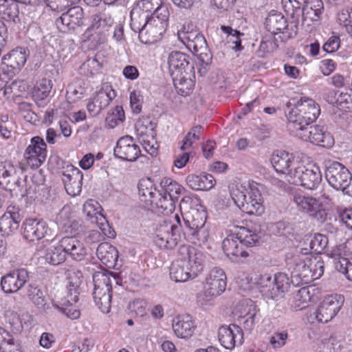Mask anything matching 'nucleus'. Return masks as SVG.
I'll use <instances>...</instances> for the list:
<instances>
[{
    "mask_svg": "<svg viewBox=\"0 0 352 352\" xmlns=\"http://www.w3.org/2000/svg\"><path fill=\"white\" fill-rule=\"evenodd\" d=\"M278 47L277 39L274 34L270 33L268 35H265L259 45L258 52L262 53L260 56L264 57L266 54L274 52Z\"/></svg>",
    "mask_w": 352,
    "mask_h": 352,
    "instance_id": "nucleus-54",
    "label": "nucleus"
},
{
    "mask_svg": "<svg viewBox=\"0 0 352 352\" xmlns=\"http://www.w3.org/2000/svg\"><path fill=\"white\" fill-rule=\"evenodd\" d=\"M80 272H74L69 277V285L67 286V295L66 298L73 301H78L79 287L82 283Z\"/></svg>",
    "mask_w": 352,
    "mask_h": 352,
    "instance_id": "nucleus-49",
    "label": "nucleus"
},
{
    "mask_svg": "<svg viewBox=\"0 0 352 352\" xmlns=\"http://www.w3.org/2000/svg\"><path fill=\"white\" fill-rule=\"evenodd\" d=\"M62 248L67 255L76 261H82L87 254V250L84 243L74 236L62 238Z\"/></svg>",
    "mask_w": 352,
    "mask_h": 352,
    "instance_id": "nucleus-30",
    "label": "nucleus"
},
{
    "mask_svg": "<svg viewBox=\"0 0 352 352\" xmlns=\"http://www.w3.org/2000/svg\"><path fill=\"white\" fill-rule=\"evenodd\" d=\"M178 256L185 260L192 277H197L203 271L206 256L202 252L189 245H182L178 250Z\"/></svg>",
    "mask_w": 352,
    "mask_h": 352,
    "instance_id": "nucleus-16",
    "label": "nucleus"
},
{
    "mask_svg": "<svg viewBox=\"0 0 352 352\" xmlns=\"http://www.w3.org/2000/svg\"><path fill=\"white\" fill-rule=\"evenodd\" d=\"M183 220L184 222V226L183 228L184 234L204 226L206 223L205 218L201 217L198 211H194V214L191 216H183Z\"/></svg>",
    "mask_w": 352,
    "mask_h": 352,
    "instance_id": "nucleus-45",
    "label": "nucleus"
},
{
    "mask_svg": "<svg viewBox=\"0 0 352 352\" xmlns=\"http://www.w3.org/2000/svg\"><path fill=\"white\" fill-rule=\"evenodd\" d=\"M58 174L62 177L67 192L71 196H76L82 190V173L71 164L63 166Z\"/></svg>",
    "mask_w": 352,
    "mask_h": 352,
    "instance_id": "nucleus-17",
    "label": "nucleus"
},
{
    "mask_svg": "<svg viewBox=\"0 0 352 352\" xmlns=\"http://www.w3.org/2000/svg\"><path fill=\"white\" fill-rule=\"evenodd\" d=\"M21 217L19 211L8 208L0 218V231L3 235H10L16 231L19 227Z\"/></svg>",
    "mask_w": 352,
    "mask_h": 352,
    "instance_id": "nucleus-31",
    "label": "nucleus"
},
{
    "mask_svg": "<svg viewBox=\"0 0 352 352\" xmlns=\"http://www.w3.org/2000/svg\"><path fill=\"white\" fill-rule=\"evenodd\" d=\"M256 283L263 296L277 300L288 291L292 281L287 274L278 272L274 275V278L267 274L260 275Z\"/></svg>",
    "mask_w": 352,
    "mask_h": 352,
    "instance_id": "nucleus-5",
    "label": "nucleus"
},
{
    "mask_svg": "<svg viewBox=\"0 0 352 352\" xmlns=\"http://www.w3.org/2000/svg\"><path fill=\"white\" fill-rule=\"evenodd\" d=\"M187 185L195 190H209L215 185L216 181L210 174L189 175L186 179Z\"/></svg>",
    "mask_w": 352,
    "mask_h": 352,
    "instance_id": "nucleus-32",
    "label": "nucleus"
},
{
    "mask_svg": "<svg viewBox=\"0 0 352 352\" xmlns=\"http://www.w3.org/2000/svg\"><path fill=\"white\" fill-rule=\"evenodd\" d=\"M96 255L102 263L110 267L116 265L118 252L110 243H102L97 248Z\"/></svg>",
    "mask_w": 352,
    "mask_h": 352,
    "instance_id": "nucleus-35",
    "label": "nucleus"
},
{
    "mask_svg": "<svg viewBox=\"0 0 352 352\" xmlns=\"http://www.w3.org/2000/svg\"><path fill=\"white\" fill-rule=\"evenodd\" d=\"M53 83L51 80L41 79L34 87L32 94L35 100H43L47 98L51 92Z\"/></svg>",
    "mask_w": 352,
    "mask_h": 352,
    "instance_id": "nucleus-50",
    "label": "nucleus"
},
{
    "mask_svg": "<svg viewBox=\"0 0 352 352\" xmlns=\"http://www.w3.org/2000/svg\"><path fill=\"white\" fill-rule=\"evenodd\" d=\"M178 39L206 65L212 63V55L204 36L192 23H185L177 32Z\"/></svg>",
    "mask_w": 352,
    "mask_h": 352,
    "instance_id": "nucleus-3",
    "label": "nucleus"
},
{
    "mask_svg": "<svg viewBox=\"0 0 352 352\" xmlns=\"http://www.w3.org/2000/svg\"><path fill=\"white\" fill-rule=\"evenodd\" d=\"M155 127V124L148 118L144 117L140 118L135 125L136 133L143 138V141H145L144 137H153Z\"/></svg>",
    "mask_w": 352,
    "mask_h": 352,
    "instance_id": "nucleus-52",
    "label": "nucleus"
},
{
    "mask_svg": "<svg viewBox=\"0 0 352 352\" xmlns=\"http://www.w3.org/2000/svg\"><path fill=\"white\" fill-rule=\"evenodd\" d=\"M335 268L346 275L348 280L352 281V258L338 256L333 258Z\"/></svg>",
    "mask_w": 352,
    "mask_h": 352,
    "instance_id": "nucleus-53",
    "label": "nucleus"
},
{
    "mask_svg": "<svg viewBox=\"0 0 352 352\" xmlns=\"http://www.w3.org/2000/svg\"><path fill=\"white\" fill-rule=\"evenodd\" d=\"M78 301H73L69 298L61 299L60 300H54L52 304L53 306L65 314L67 318L75 320L78 319L80 313L78 309H76L75 303Z\"/></svg>",
    "mask_w": 352,
    "mask_h": 352,
    "instance_id": "nucleus-38",
    "label": "nucleus"
},
{
    "mask_svg": "<svg viewBox=\"0 0 352 352\" xmlns=\"http://www.w3.org/2000/svg\"><path fill=\"white\" fill-rule=\"evenodd\" d=\"M292 174V179H289V183L301 186L308 190L317 188L322 182L321 171L316 165L306 166L300 163Z\"/></svg>",
    "mask_w": 352,
    "mask_h": 352,
    "instance_id": "nucleus-10",
    "label": "nucleus"
},
{
    "mask_svg": "<svg viewBox=\"0 0 352 352\" xmlns=\"http://www.w3.org/2000/svg\"><path fill=\"white\" fill-rule=\"evenodd\" d=\"M271 163L278 173L285 175V178L288 182L289 179L292 177L293 174L292 173L300 164L292 154L285 151L274 153L271 157Z\"/></svg>",
    "mask_w": 352,
    "mask_h": 352,
    "instance_id": "nucleus-19",
    "label": "nucleus"
},
{
    "mask_svg": "<svg viewBox=\"0 0 352 352\" xmlns=\"http://www.w3.org/2000/svg\"><path fill=\"white\" fill-rule=\"evenodd\" d=\"M161 189L159 190L158 200L155 204L162 212L172 213L175 208V204L179 196L185 191V188L173 179L164 177L160 182Z\"/></svg>",
    "mask_w": 352,
    "mask_h": 352,
    "instance_id": "nucleus-8",
    "label": "nucleus"
},
{
    "mask_svg": "<svg viewBox=\"0 0 352 352\" xmlns=\"http://www.w3.org/2000/svg\"><path fill=\"white\" fill-rule=\"evenodd\" d=\"M179 232L177 225L164 221L157 229L154 242L160 248L173 249L177 244Z\"/></svg>",
    "mask_w": 352,
    "mask_h": 352,
    "instance_id": "nucleus-15",
    "label": "nucleus"
},
{
    "mask_svg": "<svg viewBox=\"0 0 352 352\" xmlns=\"http://www.w3.org/2000/svg\"><path fill=\"white\" fill-rule=\"evenodd\" d=\"M324 11L322 0H308L302 6L301 23L303 26L309 27L312 23L320 20Z\"/></svg>",
    "mask_w": 352,
    "mask_h": 352,
    "instance_id": "nucleus-28",
    "label": "nucleus"
},
{
    "mask_svg": "<svg viewBox=\"0 0 352 352\" xmlns=\"http://www.w3.org/2000/svg\"><path fill=\"white\" fill-rule=\"evenodd\" d=\"M84 21L82 8L80 6H74L69 8L66 12L63 13L56 19V25L60 32H65L82 25Z\"/></svg>",
    "mask_w": 352,
    "mask_h": 352,
    "instance_id": "nucleus-22",
    "label": "nucleus"
},
{
    "mask_svg": "<svg viewBox=\"0 0 352 352\" xmlns=\"http://www.w3.org/2000/svg\"><path fill=\"white\" fill-rule=\"evenodd\" d=\"M138 193L145 202H153L158 200L159 190L153 188V184L150 179H142L138 183Z\"/></svg>",
    "mask_w": 352,
    "mask_h": 352,
    "instance_id": "nucleus-37",
    "label": "nucleus"
},
{
    "mask_svg": "<svg viewBox=\"0 0 352 352\" xmlns=\"http://www.w3.org/2000/svg\"><path fill=\"white\" fill-rule=\"evenodd\" d=\"M293 135L302 140L323 147L330 146L333 144L332 137L324 130L323 126H305Z\"/></svg>",
    "mask_w": 352,
    "mask_h": 352,
    "instance_id": "nucleus-14",
    "label": "nucleus"
},
{
    "mask_svg": "<svg viewBox=\"0 0 352 352\" xmlns=\"http://www.w3.org/2000/svg\"><path fill=\"white\" fill-rule=\"evenodd\" d=\"M170 277L177 282H186L190 278H194L191 274V271L186 265L185 260L179 256L177 259L173 261L170 267Z\"/></svg>",
    "mask_w": 352,
    "mask_h": 352,
    "instance_id": "nucleus-33",
    "label": "nucleus"
},
{
    "mask_svg": "<svg viewBox=\"0 0 352 352\" xmlns=\"http://www.w3.org/2000/svg\"><path fill=\"white\" fill-rule=\"evenodd\" d=\"M137 6L142 10L141 16L146 15L145 13L152 12L151 16H160V13L162 8L166 10V12L169 14V11L166 6L162 5V0H139Z\"/></svg>",
    "mask_w": 352,
    "mask_h": 352,
    "instance_id": "nucleus-42",
    "label": "nucleus"
},
{
    "mask_svg": "<svg viewBox=\"0 0 352 352\" xmlns=\"http://www.w3.org/2000/svg\"><path fill=\"white\" fill-rule=\"evenodd\" d=\"M265 28L271 34L287 33V21L280 12L272 11L265 19Z\"/></svg>",
    "mask_w": 352,
    "mask_h": 352,
    "instance_id": "nucleus-34",
    "label": "nucleus"
},
{
    "mask_svg": "<svg viewBox=\"0 0 352 352\" xmlns=\"http://www.w3.org/2000/svg\"><path fill=\"white\" fill-rule=\"evenodd\" d=\"M168 64L172 78L186 74L194 73L193 64L190 63L189 56L183 52L174 51L170 53Z\"/></svg>",
    "mask_w": 352,
    "mask_h": 352,
    "instance_id": "nucleus-21",
    "label": "nucleus"
},
{
    "mask_svg": "<svg viewBox=\"0 0 352 352\" xmlns=\"http://www.w3.org/2000/svg\"><path fill=\"white\" fill-rule=\"evenodd\" d=\"M23 238L29 241H38L47 234L49 227L41 219H28L22 226Z\"/></svg>",
    "mask_w": 352,
    "mask_h": 352,
    "instance_id": "nucleus-25",
    "label": "nucleus"
},
{
    "mask_svg": "<svg viewBox=\"0 0 352 352\" xmlns=\"http://www.w3.org/2000/svg\"><path fill=\"white\" fill-rule=\"evenodd\" d=\"M172 327L175 334L180 338H189L196 328V324L190 315H179L172 321Z\"/></svg>",
    "mask_w": 352,
    "mask_h": 352,
    "instance_id": "nucleus-29",
    "label": "nucleus"
},
{
    "mask_svg": "<svg viewBox=\"0 0 352 352\" xmlns=\"http://www.w3.org/2000/svg\"><path fill=\"white\" fill-rule=\"evenodd\" d=\"M19 14V5L15 0H0V18L6 21H15Z\"/></svg>",
    "mask_w": 352,
    "mask_h": 352,
    "instance_id": "nucleus-36",
    "label": "nucleus"
},
{
    "mask_svg": "<svg viewBox=\"0 0 352 352\" xmlns=\"http://www.w3.org/2000/svg\"><path fill=\"white\" fill-rule=\"evenodd\" d=\"M226 275L222 269H212L206 278L204 294L199 298L204 297V300L208 302L219 296L226 289Z\"/></svg>",
    "mask_w": 352,
    "mask_h": 352,
    "instance_id": "nucleus-12",
    "label": "nucleus"
},
{
    "mask_svg": "<svg viewBox=\"0 0 352 352\" xmlns=\"http://www.w3.org/2000/svg\"><path fill=\"white\" fill-rule=\"evenodd\" d=\"M187 239L191 243L201 245L206 243L209 236V232L208 230L204 227L192 230V232L184 234Z\"/></svg>",
    "mask_w": 352,
    "mask_h": 352,
    "instance_id": "nucleus-56",
    "label": "nucleus"
},
{
    "mask_svg": "<svg viewBox=\"0 0 352 352\" xmlns=\"http://www.w3.org/2000/svg\"><path fill=\"white\" fill-rule=\"evenodd\" d=\"M328 245L327 237L322 234H315L309 243L310 250L317 254H321Z\"/></svg>",
    "mask_w": 352,
    "mask_h": 352,
    "instance_id": "nucleus-59",
    "label": "nucleus"
},
{
    "mask_svg": "<svg viewBox=\"0 0 352 352\" xmlns=\"http://www.w3.org/2000/svg\"><path fill=\"white\" fill-rule=\"evenodd\" d=\"M18 172L22 173L21 168L16 169L12 165L0 163V193L1 190H6L8 193H3V195L7 199L24 195V181L19 178Z\"/></svg>",
    "mask_w": 352,
    "mask_h": 352,
    "instance_id": "nucleus-9",
    "label": "nucleus"
},
{
    "mask_svg": "<svg viewBox=\"0 0 352 352\" xmlns=\"http://www.w3.org/2000/svg\"><path fill=\"white\" fill-rule=\"evenodd\" d=\"M29 53L27 48L16 47L3 56L2 63L8 68H10V72L16 74L25 65Z\"/></svg>",
    "mask_w": 352,
    "mask_h": 352,
    "instance_id": "nucleus-27",
    "label": "nucleus"
},
{
    "mask_svg": "<svg viewBox=\"0 0 352 352\" xmlns=\"http://www.w3.org/2000/svg\"><path fill=\"white\" fill-rule=\"evenodd\" d=\"M204 131V127L201 125H197L192 127L190 131L186 134V137L182 141L181 150L185 151L190 148L195 141L199 140L200 135Z\"/></svg>",
    "mask_w": 352,
    "mask_h": 352,
    "instance_id": "nucleus-55",
    "label": "nucleus"
},
{
    "mask_svg": "<svg viewBox=\"0 0 352 352\" xmlns=\"http://www.w3.org/2000/svg\"><path fill=\"white\" fill-rule=\"evenodd\" d=\"M307 267L311 271V282L320 278L324 273V262L322 257L319 255H312L307 254Z\"/></svg>",
    "mask_w": 352,
    "mask_h": 352,
    "instance_id": "nucleus-41",
    "label": "nucleus"
},
{
    "mask_svg": "<svg viewBox=\"0 0 352 352\" xmlns=\"http://www.w3.org/2000/svg\"><path fill=\"white\" fill-rule=\"evenodd\" d=\"M308 253L309 250L307 248L301 249L299 252L293 255L291 259L287 260V265H289V268L291 270L292 284L296 286L311 282V271L305 261Z\"/></svg>",
    "mask_w": 352,
    "mask_h": 352,
    "instance_id": "nucleus-11",
    "label": "nucleus"
},
{
    "mask_svg": "<svg viewBox=\"0 0 352 352\" xmlns=\"http://www.w3.org/2000/svg\"><path fill=\"white\" fill-rule=\"evenodd\" d=\"M313 295L311 294L309 287H303L299 289L294 296L292 307L296 311L302 310L308 307Z\"/></svg>",
    "mask_w": 352,
    "mask_h": 352,
    "instance_id": "nucleus-44",
    "label": "nucleus"
},
{
    "mask_svg": "<svg viewBox=\"0 0 352 352\" xmlns=\"http://www.w3.org/2000/svg\"><path fill=\"white\" fill-rule=\"evenodd\" d=\"M324 177L335 190L352 197V174L342 164L336 161L327 162Z\"/></svg>",
    "mask_w": 352,
    "mask_h": 352,
    "instance_id": "nucleus-6",
    "label": "nucleus"
},
{
    "mask_svg": "<svg viewBox=\"0 0 352 352\" xmlns=\"http://www.w3.org/2000/svg\"><path fill=\"white\" fill-rule=\"evenodd\" d=\"M222 248L226 255L233 262H239L241 258L248 256L237 234H230L222 242Z\"/></svg>",
    "mask_w": 352,
    "mask_h": 352,
    "instance_id": "nucleus-26",
    "label": "nucleus"
},
{
    "mask_svg": "<svg viewBox=\"0 0 352 352\" xmlns=\"http://www.w3.org/2000/svg\"><path fill=\"white\" fill-rule=\"evenodd\" d=\"M28 296L35 305L43 308L44 310L48 309V307H45L46 303L45 302L43 293L38 287L30 286L28 291Z\"/></svg>",
    "mask_w": 352,
    "mask_h": 352,
    "instance_id": "nucleus-60",
    "label": "nucleus"
},
{
    "mask_svg": "<svg viewBox=\"0 0 352 352\" xmlns=\"http://www.w3.org/2000/svg\"><path fill=\"white\" fill-rule=\"evenodd\" d=\"M292 201L296 204L298 210L308 214L318 220H324L325 212L322 204L317 199L305 196L300 193H295L292 195Z\"/></svg>",
    "mask_w": 352,
    "mask_h": 352,
    "instance_id": "nucleus-18",
    "label": "nucleus"
},
{
    "mask_svg": "<svg viewBox=\"0 0 352 352\" xmlns=\"http://www.w3.org/2000/svg\"><path fill=\"white\" fill-rule=\"evenodd\" d=\"M67 253L62 248V239L57 246H51L47 248L44 258L48 263L53 265H58L66 260Z\"/></svg>",
    "mask_w": 352,
    "mask_h": 352,
    "instance_id": "nucleus-40",
    "label": "nucleus"
},
{
    "mask_svg": "<svg viewBox=\"0 0 352 352\" xmlns=\"http://www.w3.org/2000/svg\"><path fill=\"white\" fill-rule=\"evenodd\" d=\"M140 154V147L129 135L120 138L114 148V155L124 161L134 162Z\"/></svg>",
    "mask_w": 352,
    "mask_h": 352,
    "instance_id": "nucleus-24",
    "label": "nucleus"
},
{
    "mask_svg": "<svg viewBox=\"0 0 352 352\" xmlns=\"http://www.w3.org/2000/svg\"><path fill=\"white\" fill-rule=\"evenodd\" d=\"M344 298L340 294H332L326 296L314 312L316 320L322 323L331 320L340 310Z\"/></svg>",
    "mask_w": 352,
    "mask_h": 352,
    "instance_id": "nucleus-13",
    "label": "nucleus"
},
{
    "mask_svg": "<svg viewBox=\"0 0 352 352\" xmlns=\"http://www.w3.org/2000/svg\"><path fill=\"white\" fill-rule=\"evenodd\" d=\"M25 151L47 155V144L43 138L40 136H34L30 139V144L25 148Z\"/></svg>",
    "mask_w": 352,
    "mask_h": 352,
    "instance_id": "nucleus-57",
    "label": "nucleus"
},
{
    "mask_svg": "<svg viewBox=\"0 0 352 352\" xmlns=\"http://www.w3.org/2000/svg\"><path fill=\"white\" fill-rule=\"evenodd\" d=\"M117 273L109 271L96 272L93 275V298L96 305L102 313H109L111 308L113 283L120 285Z\"/></svg>",
    "mask_w": 352,
    "mask_h": 352,
    "instance_id": "nucleus-4",
    "label": "nucleus"
},
{
    "mask_svg": "<svg viewBox=\"0 0 352 352\" xmlns=\"http://www.w3.org/2000/svg\"><path fill=\"white\" fill-rule=\"evenodd\" d=\"M282 3L285 12L290 16L292 23H295V28L297 29V25L301 20L302 14V8L301 6L304 3L296 0H282Z\"/></svg>",
    "mask_w": 352,
    "mask_h": 352,
    "instance_id": "nucleus-39",
    "label": "nucleus"
},
{
    "mask_svg": "<svg viewBox=\"0 0 352 352\" xmlns=\"http://www.w3.org/2000/svg\"><path fill=\"white\" fill-rule=\"evenodd\" d=\"M338 21L342 25L346 31L352 36V7L342 9L338 13Z\"/></svg>",
    "mask_w": 352,
    "mask_h": 352,
    "instance_id": "nucleus-58",
    "label": "nucleus"
},
{
    "mask_svg": "<svg viewBox=\"0 0 352 352\" xmlns=\"http://www.w3.org/2000/svg\"><path fill=\"white\" fill-rule=\"evenodd\" d=\"M74 219L73 212L69 206H64L57 214L56 221L59 228L61 229L66 224Z\"/></svg>",
    "mask_w": 352,
    "mask_h": 352,
    "instance_id": "nucleus-62",
    "label": "nucleus"
},
{
    "mask_svg": "<svg viewBox=\"0 0 352 352\" xmlns=\"http://www.w3.org/2000/svg\"><path fill=\"white\" fill-rule=\"evenodd\" d=\"M116 96V93L115 90L108 83H104L94 96L95 101L100 104L102 109L106 108Z\"/></svg>",
    "mask_w": 352,
    "mask_h": 352,
    "instance_id": "nucleus-43",
    "label": "nucleus"
},
{
    "mask_svg": "<svg viewBox=\"0 0 352 352\" xmlns=\"http://www.w3.org/2000/svg\"><path fill=\"white\" fill-rule=\"evenodd\" d=\"M113 24V19L110 14L100 13L93 16L91 28L102 33L108 31Z\"/></svg>",
    "mask_w": 352,
    "mask_h": 352,
    "instance_id": "nucleus-46",
    "label": "nucleus"
},
{
    "mask_svg": "<svg viewBox=\"0 0 352 352\" xmlns=\"http://www.w3.org/2000/svg\"><path fill=\"white\" fill-rule=\"evenodd\" d=\"M320 113L318 104L310 98L301 97L287 114V128L293 134L315 122Z\"/></svg>",
    "mask_w": 352,
    "mask_h": 352,
    "instance_id": "nucleus-2",
    "label": "nucleus"
},
{
    "mask_svg": "<svg viewBox=\"0 0 352 352\" xmlns=\"http://www.w3.org/2000/svg\"><path fill=\"white\" fill-rule=\"evenodd\" d=\"M337 212L340 220L349 229L352 230V208L339 207Z\"/></svg>",
    "mask_w": 352,
    "mask_h": 352,
    "instance_id": "nucleus-63",
    "label": "nucleus"
},
{
    "mask_svg": "<svg viewBox=\"0 0 352 352\" xmlns=\"http://www.w3.org/2000/svg\"><path fill=\"white\" fill-rule=\"evenodd\" d=\"M142 100L143 98L140 91H133L130 94V104L134 113H140L142 110Z\"/></svg>",
    "mask_w": 352,
    "mask_h": 352,
    "instance_id": "nucleus-64",
    "label": "nucleus"
},
{
    "mask_svg": "<svg viewBox=\"0 0 352 352\" xmlns=\"http://www.w3.org/2000/svg\"><path fill=\"white\" fill-rule=\"evenodd\" d=\"M29 280V272L25 268L13 270L1 278L0 285L7 294L18 292Z\"/></svg>",
    "mask_w": 352,
    "mask_h": 352,
    "instance_id": "nucleus-20",
    "label": "nucleus"
},
{
    "mask_svg": "<svg viewBox=\"0 0 352 352\" xmlns=\"http://www.w3.org/2000/svg\"><path fill=\"white\" fill-rule=\"evenodd\" d=\"M23 156L26 164L32 169L40 167L44 163L47 157V155H44V154L39 155L29 153L28 151H25Z\"/></svg>",
    "mask_w": 352,
    "mask_h": 352,
    "instance_id": "nucleus-61",
    "label": "nucleus"
},
{
    "mask_svg": "<svg viewBox=\"0 0 352 352\" xmlns=\"http://www.w3.org/2000/svg\"><path fill=\"white\" fill-rule=\"evenodd\" d=\"M231 197L236 206L248 214L261 216L265 212L264 199L257 183L250 184V203H245V195L240 188L233 190Z\"/></svg>",
    "mask_w": 352,
    "mask_h": 352,
    "instance_id": "nucleus-7",
    "label": "nucleus"
},
{
    "mask_svg": "<svg viewBox=\"0 0 352 352\" xmlns=\"http://www.w3.org/2000/svg\"><path fill=\"white\" fill-rule=\"evenodd\" d=\"M236 234H237L243 247H252L256 245L261 238L260 233H257L255 230L253 231L243 227L241 228Z\"/></svg>",
    "mask_w": 352,
    "mask_h": 352,
    "instance_id": "nucleus-47",
    "label": "nucleus"
},
{
    "mask_svg": "<svg viewBox=\"0 0 352 352\" xmlns=\"http://www.w3.org/2000/svg\"><path fill=\"white\" fill-rule=\"evenodd\" d=\"M221 30L223 32L228 34L227 43L229 47L235 51H241L243 50L241 45V36H244L243 33L240 32L236 30H233L231 27L223 25Z\"/></svg>",
    "mask_w": 352,
    "mask_h": 352,
    "instance_id": "nucleus-48",
    "label": "nucleus"
},
{
    "mask_svg": "<svg viewBox=\"0 0 352 352\" xmlns=\"http://www.w3.org/2000/svg\"><path fill=\"white\" fill-rule=\"evenodd\" d=\"M218 338L221 344L227 349H232L243 342L242 329L234 324L223 325L219 329Z\"/></svg>",
    "mask_w": 352,
    "mask_h": 352,
    "instance_id": "nucleus-23",
    "label": "nucleus"
},
{
    "mask_svg": "<svg viewBox=\"0 0 352 352\" xmlns=\"http://www.w3.org/2000/svg\"><path fill=\"white\" fill-rule=\"evenodd\" d=\"M191 74H186L177 78H173L174 85L177 92L182 96H186L192 89L193 82L190 79Z\"/></svg>",
    "mask_w": 352,
    "mask_h": 352,
    "instance_id": "nucleus-51",
    "label": "nucleus"
},
{
    "mask_svg": "<svg viewBox=\"0 0 352 352\" xmlns=\"http://www.w3.org/2000/svg\"><path fill=\"white\" fill-rule=\"evenodd\" d=\"M160 16L139 15L140 21L136 19L134 12L131 13V28L139 32V38L145 44H153L160 41L168 26L169 14L166 10H160Z\"/></svg>",
    "mask_w": 352,
    "mask_h": 352,
    "instance_id": "nucleus-1",
    "label": "nucleus"
}]
</instances>
